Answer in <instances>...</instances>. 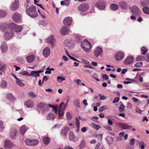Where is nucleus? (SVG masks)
<instances>
[{
  "label": "nucleus",
  "instance_id": "f257e3e1",
  "mask_svg": "<svg viewBox=\"0 0 149 149\" xmlns=\"http://www.w3.org/2000/svg\"><path fill=\"white\" fill-rule=\"evenodd\" d=\"M27 14L32 17H35L38 16V14L36 12V9L33 6H30L26 10Z\"/></svg>",
  "mask_w": 149,
  "mask_h": 149
},
{
  "label": "nucleus",
  "instance_id": "f03ea898",
  "mask_svg": "<svg viewBox=\"0 0 149 149\" xmlns=\"http://www.w3.org/2000/svg\"><path fill=\"white\" fill-rule=\"evenodd\" d=\"M82 48L84 51L87 52L91 50L92 45L90 42L87 40H85L81 43Z\"/></svg>",
  "mask_w": 149,
  "mask_h": 149
},
{
  "label": "nucleus",
  "instance_id": "7ed1b4c3",
  "mask_svg": "<svg viewBox=\"0 0 149 149\" xmlns=\"http://www.w3.org/2000/svg\"><path fill=\"white\" fill-rule=\"evenodd\" d=\"M52 107V105L51 104H47L42 102L40 103L38 105V107L43 112L48 111L49 108H51Z\"/></svg>",
  "mask_w": 149,
  "mask_h": 149
},
{
  "label": "nucleus",
  "instance_id": "20e7f679",
  "mask_svg": "<svg viewBox=\"0 0 149 149\" xmlns=\"http://www.w3.org/2000/svg\"><path fill=\"white\" fill-rule=\"evenodd\" d=\"M15 145L13 142L9 140H6L4 143V146L6 149H13Z\"/></svg>",
  "mask_w": 149,
  "mask_h": 149
},
{
  "label": "nucleus",
  "instance_id": "39448f33",
  "mask_svg": "<svg viewBox=\"0 0 149 149\" xmlns=\"http://www.w3.org/2000/svg\"><path fill=\"white\" fill-rule=\"evenodd\" d=\"M9 27L14 29L15 31L18 33L21 31L22 29V26L21 25H16L14 23H11L9 24Z\"/></svg>",
  "mask_w": 149,
  "mask_h": 149
},
{
  "label": "nucleus",
  "instance_id": "423d86ee",
  "mask_svg": "<svg viewBox=\"0 0 149 149\" xmlns=\"http://www.w3.org/2000/svg\"><path fill=\"white\" fill-rule=\"evenodd\" d=\"M19 6V0H15L10 5V9L12 11H15L17 10Z\"/></svg>",
  "mask_w": 149,
  "mask_h": 149
},
{
  "label": "nucleus",
  "instance_id": "0eeeda50",
  "mask_svg": "<svg viewBox=\"0 0 149 149\" xmlns=\"http://www.w3.org/2000/svg\"><path fill=\"white\" fill-rule=\"evenodd\" d=\"M14 34L13 31L9 30L7 31L3 35V38L6 40L11 39L13 37Z\"/></svg>",
  "mask_w": 149,
  "mask_h": 149
},
{
  "label": "nucleus",
  "instance_id": "6e6552de",
  "mask_svg": "<svg viewBox=\"0 0 149 149\" xmlns=\"http://www.w3.org/2000/svg\"><path fill=\"white\" fill-rule=\"evenodd\" d=\"M131 12L133 15H135L137 16H140L141 12L140 9L136 6H133L131 8Z\"/></svg>",
  "mask_w": 149,
  "mask_h": 149
},
{
  "label": "nucleus",
  "instance_id": "1a4fd4ad",
  "mask_svg": "<svg viewBox=\"0 0 149 149\" xmlns=\"http://www.w3.org/2000/svg\"><path fill=\"white\" fill-rule=\"evenodd\" d=\"M106 3V2L104 1H100L96 3L95 6L100 10H103L105 7Z\"/></svg>",
  "mask_w": 149,
  "mask_h": 149
},
{
  "label": "nucleus",
  "instance_id": "9d476101",
  "mask_svg": "<svg viewBox=\"0 0 149 149\" xmlns=\"http://www.w3.org/2000/svg\"><path fill=\"white\" fill-rule=\"evenodd\" d=\"M21 15L20 13L15 12L13 14L12 16V19L14 22L18 23L21 20Z\"/></svg>",
  "mask_w": 149,
  "mask_h": 149
},
{
  "label": "nucleus",
  "instance_id": "9b49d317",
  "mask_svg": "<svg viewBox=\"0 0 149 149\" xmlns=\"http://www.w3.org/2000/svg\"><path fill=\"white\" fill-rule=\"evenodd\" d=\"M17 131L15 128L12 129L9 134V137L12 140L16 139L17 138Z\"/></svg>",
  "mask_w": 149,
  "mask_h": 149
},
{
  "label": "nucleus",
  "instance_id": "f8f14e48",
  "mask_svg": "<svg viewBox=\"0 0 149 149\" xmlns=\"http://www.w3.org/2000/svg\"><path fill=\"white\" fill-rule=\"evenodd\" d=\"M89 8V6L88 4L83 3L81 5L78 7L77 9L78 10L83 12L87 10Z\"/></svg>",
  "mask_w": 149,
  "mask_h": 149
},
{
  "label": "nucleus",
  "instance_id": "ddd939ff",
  "mask_svg": "<svg viewBox=\"0 0 149 149\" xmlns=\"http://www.w3.org/2000/svg\"><path fill=\"white\" fill-rule=\"evenodd\" d=\"M72 21V19L71 17H68L65 18L63 20L64 24L68 27H70Z\"/></svg>",
  "mask_w": 149,
  "mask_h": 149
},
{
  "label": "nucleus",
  "instance_id": "4468645a",
  "mask_svg": "<svg viewBox=\"0 0 149 149\" xmlns=\"http://www.w3.org/2000/svg\"><path fill=\"white\" fill-rule=\"evenodd\" d=\"M46 41L49 44L53 46L55 43L54 36L53 35L50 36L47 39Z\"/></svg>",
  "mask_w": 149,
  "mask_h": 149
},
{
  "label": "nucleus",
  "instance_id": "2eb2a0df",
  "mask_svg": "<svg viewBox=\"0 0 149 149\" xmlns=\"http://www.w3.org/2000/svg\"><path fill=\"white\" fill-rule=\"evenodd\" d=\"M61 34L63 35H65L68 34L70 32L69 29L67 27L62 26L60 29Z\"/></svg>",
  "mask_w": 149,
  "mask_h": 149
},
{
  "label": "nucleus",
  "instance_id": "dca6fc26",
  "mask_svg": "<svg viewBox=\"0 0 149 149\" xmlns=\"http://www.w3.org/2000/svg\"><path fill=\"white\" fill-rule=\"evenodd\" d=\"M8 49V47L7 43L5 42H2L1 45V51L3 53L6 52L7 51Z\"/></svg>",
  "mask_w": 149,
  "mask_h": 149
},
{
  "label": "nucleus",
  "instance_id": "f3484780",
  "mask_svg": "<svg viewBox=\"0 0 149 149\" xmlns=\"http://www.w3.org/2000/svg\"><path fill=\"white\" fill-rule=\"evenodd\" d=\"M74 41L72 40L69 41L66 40L64 41V44L66 46H67L69 48H72L74 46Z\"/></svg>",
  "mask_w": 149,
  "mask_h": 149
},
{
  "label": "nucleus",
  "instance_id": "a211bd4d",
  "mask_svg": "<svg viewBox=\"0 0 149 149\" xmlns=\"http://www.w3.org/2000/svg\"><path fill=\"white\" fill-rule=\"evenodd\" d=\"M43 71V70H39L38 71H31L30 73L29 74V76H32L33 77H37L40 76L39 73Z\"/></svg>",
  "mask_w": 149,
  "mask_h": 149
},
{
  "label": "nucleus",
  "instance_id": "6ab92c4d",
  "mask_svg": "<svg viewBox=\"0 0 149 149\" xmlns=\"http://www.w3.org/2000/svg\"><path fill=\"white\" fill-rule=\"evenodd\" d=\"M50 50L49 47H45L43 50V55L45 57H47L50 54Z\"/></svg>",
  "mask_w": 149,
  "mask_h": 149
},
{
  "label": "nucleus",
  "instance_id": "aec40b11",
  "mask_svg": "<svg viewBox=\"0 0 149 149\" xmlns=\"http://www.w3.org/2000/svg\"><path fill=\"white\" fill-rule=\"evenodd\" d=\"M124 54L122 52H118L115 55L116 59L118 61L121 60L124 57Z\"/></svg>",
  "mask_w": 149,
  "mask_h": 149
},
{
  "label": "nucleus",
  "instance_id": "412c9836",
  "mask_svg": "<svg viewBox=\"0 0 149 149\" xmlns=\"http://www.w3.org/2000/svg\"><path fill=\"white\" fill-rule=\"evenodd\" d=\"M25 105L27 108H33L34 106L33 102L31 100H28L25 102Z\"/></svg>",
  "mask_w": 149,
  "mask_h": 149
},
{
  "label": "nucleus",
  "instance_id": "4be33fe9",
  "mask_svg": "<svg viewBox=\"0 0 149 149\" xmlns=\"http://www.w3.org/2000/svg\"><path fill=\"white\" fill-rule=\"evenodd\" d=\"M102 51L101 48L98 47L94 51V55L96 57H97L102 53Z\"/></svg>",
  "mask_w": 149,
  "mask_h": 149
},
{
  "label": "nucleus",
  "instance_id": "5701e85b",
  "mask_svg": "<svg viewBox=\"0 0 149 149\" xmlns=\"http://www.w3.org/2000/svg\"><path fill=\"white\" fill-rule=\"evenodd\" d=\"M119 5L120 7L124 9L127 10L128 8L127 3L124 1L120 2L119 3Z\"/></svg>",
  "mask_w": 149,
  "mask_h": 149
},
{
  "label": "nucleus",
  "instance_id": "b1692460",
  "mask_svg": "<svg viewBox=\"0 0 149 149\" xmlns=\"http://www.w3.org/2000/svg\"><path fill=\"white\" fill-rule=\"evenodd\" d=\"M28 129L27 127L25 125H23L20 129V133L21 135H23L26 131Z\"/></svg>",
  "mask_w": 149,
  "mask_h": 149
},
{
  "label": "nucleus",
  "instance_id": "393cba45",
  "mask_svg": "<svg viewBox=\"0 0 149 149\" xmlns=\"http://www.w3.org/2000/svg\"><path fill=\"white\" fill-rule=\"evenodd\" d=\"M134 60V58L132 56L128 57L124 61V63L126 64H130Z\"/></svg>",
  "mask_w": 149,
  "mask_h": 149
},
{
  "label": "nucleus",
  "instance_id": "a878e982",
  "mask_svg": "<svg viewBox=\"0 0 149 149\" xmlns=\"http://www.w3.org/2000/svg\"><path fill=\"white\" fill-rule=\"evenodd\" d=\"M9 26L6 24L2 23L1 24L0 26V29L2 32H4L6 30Z\"/></svg>",
  "mask_w": 149,
  "mask_h": 149
},
{
  "label": "nucleus",
  "instance_id": "bb28decb",
  "mask_svg": "<svg viewBox=\"0 0 149 149\" xmlns=\"http://www.w3.org/2000/svg\"><path fill=\"white\" fill-rule=\"evenodd\" d=\"M27 61L29 63L33 62L35 58L34 55H32L28 56L26 57Z\"/></svg>",
  "mask_w": 149,
  "mask_h": 149
},
{
  "label": "nucleus",
  "instance_id": "cd10ccee",
  "mask_svg": "<svg viewBox=\"0 0 149 149\" xmlns=\"http://www.w3.org/2000/svg\"><path fill=\"white\" fill-rule=\"evenodd\" d=\"M120 125L121 127L124 130L130 129L132 127L131 126L129 125L127 123H120Z\"/></svg>",
  "mask_w": 149,
  "mask_h": 149
},
{
  "label": "nucleus",
  "instance_id": "c85d7f7f",
  "mask_svg": "<svg viewBox=\"0 0 149 149\" xmlns=\"http://www.w3.org/2000/svg\"><path fill=\"white\" fill-rule=\"evenodd\" d=\"M55 117V116L54 114L52 113H49L46 117L47 119L48 120H53Z\"/></svg>",
  "mask_w": 149,
  "mask_h": 149
},
{
  "label": "nucleus",
  "instance_id": "c756f323",
  "mask_svg": "<svg viewBox=\"0 0 149 149\" xmlns=\"http://www.w3.org/2000/svg\"><path fill=\"white\" fill-rule=\"evenodd\" d=\"M106 139L109 145L112 144L113 142V138L112 137L108 136Z\"/></svg>",
  "mask_w": 149,
  "mask_h": 149
},
{
  "label": "nucleus",
  "instance_id": "7c9ffc66",
  "mask_svg": "<svg viewBox=\"0 0 149 149\" xmlns=\"http://www.w3.org/2000/svg\"><path fill=\"white\" fill-rule=\"evenodd\" d=\"M110 8L111 10L115 11L118 9V6L116 4L112 3L110 6Z\"/></svg>",
  "mask_w": 149,
  "mask_h": 149
},
{
  "label": "nucleus",
  "instance_id": "2f4dec72",
  "mask_svg": "<svg viewBox=\"0 0 149 149\" xmlns=\"http://www.w3.org/2000/svg\"><path fill=\"white\" fill-rule=\"evenodd\" d=\"M76 125L77 127V132L79 131V129L80 126V122L79 120L77 117H76Z\"/></svg>",
  "mask_w": 149,
  "mask_h": 149
},
{
  "label": "nucleus",
  "instance_id": "473e14b6",
  "mask_svg": "<svg viewBox=\"0 0 149 149\" xmlns=\"http://www.w3.org/2000/svg\"><path fill=\"white\" fill-rule=\"evenodd\" d=\"M69 130V128L67 127H65L61 131V135L63 136H65Z\"/></svg>",
  "mask_w": 149,
  "mask_h": 149
},
{
  "label": "nucleus",
  "instance_id": "72a5a7b5",
  "mask_svg": "<svg viewBox=\"0 0 149 149\" xmlns=\"http://www.w3.org/2000/svg\"><path fill=\"white\" fill-rule=\"evenodd\" d=\"M7 85V83L6 81L3 80L2 81L0 84V87L2 88H6Z\"/></svg>",
  "mask_w": 149,
  "mask_h": 149
},
{
  "label": "nucleus",
  "instance_id": "f704fd0d",
  "mask_svg": "<svg viewBox=\"0 0 149 149\" xmlns=\"http://www.w3.org/2000/svg\"><path fill=\"white\" fill-rule=\"evenodd\" d=\"M86 145V141L83 139L81 141V143L79 145V147L80 149H82L84 148Z\"/></svg>",
  "mask_w": 149,
  "mask_h": 149
},
{
  "label": "nucleus",
  "instance_id": "c9c22d12",
  "mask_svg": "<svg viewBox=\"0 0 149 149\" xmlns=\"http://www.w3.org/2000/svg\"><path fill=\"white\" fill-rule=\"evenodd\" d=\"M43 141L44 144L47 145L50 142V139L48 137H45L43 138Z\"/></svg>",
  "mask_w": 149,
  "mask_h": 149
},
{
  "label": "nucleus",
  "instance_id": "e433bc0d",
  "mask_svg": "<svg viewBox=\"0 0 149 149\" xmlns=\"http://www.w3.org/2000/svg\"><path fill=\"white\" fill-rule=\"evenodd\" d=\"M65 104L64 102H62L60 105L58 109L64 111L65 109Z\"/></svg>",
  "mask_w": 149,
  "mask_h": 149
},
{
  "label": "nucleus",
  "instance_id": "4c0bfd02",
  "mask_svg": "<svg viewBox=\"0 0 149 149\" xmlns=\"http://www.w3.org/2000/svg\"><path fill=\"white\" fill-rule=\"evenodd\" d=\"M16 83L17 85L19 86H23L25 85V84L22 83L21 81L18 78L16 80Z\"/></svg>",
  "mask_w": 149,
  "mask_h": 149
},
{
  "label": "nucleus",
  "instance_id": "58836bf2",
  "mask_svg": "<svg viewBox=\"0 0 149 149\" xmlns=\"http://www.w3.org/2000/svg\"><path fill=\"white\" fill-rule=\"evenodd\" d=\"M7 98L9 100L12 101H14L15 99V98L13 97L12 94H8L7 96Z\"/></svg>",
  "mask_w": 149,
  "mask_h": 149
},
{
  "label": "nucleus",
  "instance_id": "ea45409f",
  "mask_svg": "<svg viewBox=\"0 0 149 149\" xmlns=\"http://www.w3.org/2000/svg\"><path fill=\"white\" fill-rule=\"evenodd\" d=\"M143 11L145 14H149V8L147 6H144L143 8Z\"/></svg>",
  "mask_w": 149,
  "mask_h": 149
},
{
  "label": "nucleus",
  "instance_id": "a19ab883",
  "mask_svg": "<svg viewBox=\"0 0 149 149\" xmlns=\"http://www.w3.org/2000/svg\"><path fill=\"white\" fill-rule=\"evenodd\" d=\"M6 14L7 13L6 12L0 10V18L4 17L6 16Z\"/></svg>",
  "mask_w": 149,
  "mask_h": 149
},
{
  "label": "nucleus",
  "instance_id": "79ce46f5",
  "mask_svg": "<svg viewBox=\"0 0 149 149\" xmlns=\"http://www.w3.org/2000/svg\"><path fill=\"white\" fill-rule=\"evenodd\" d=\"M74 138V135L72 131L70 132L69 134V139L71 141Z\"/></svg>",
  "mask_w": 149,
  "mask_h": 149
},
{
  "label": "nucleus",
  "instance_id": "37998d69",
  "mask_svg": "<svg viewBox=\"0 0 149 149\" xmlns=\"http://www.w3.org/2000/svg\"><path fill=\"white\" fill-rule=\"evenodd\" d=\"M28 95L30 97L32 98L37 97V95L32 91L29 92L28 93Z\"/></svg>",
  "mask_w": 149,
  "mask_h": 149
},
{
  "label": "nucleus",
  "instance_id": "c03bdc74",
  "mask_svg": "<svg viewBox=\"0 0 149 149\" xmlns=\"http://www.w3.org/2000/svg\"><path fill=\"white\" fill-rule=\"evenodd\" d=\"M25 143L28 146H32V140L27 139L25 140Z\"/></svg>",
  "mask_w": 149,
  "mask_h": 149
},
{
  "label": "nucleus",
  "instance_id": "a18cd8bd",
  "mask_svg": "<svg viewBox=\"0 0 149 149\" xmlns=\"http://www.w3.org/2000/svg\"><path fill=\"white\" fill-rule=\"evenodd\" d=\"M141 51L142 52L141 54L142 55L145 54L148 51V50L145 47H143L141 49Z\"/></svg>",
  "mask_w": 149,
  "mask_h": 149
},
{
  "label": "nucleus",
  "instance_id": "49530a36",
  "mask_svg": "<svg viewBox=\"0 0 149 149\" xmlns=\"http://www.w3.org/2000/svg\"><path fill=\"white\" fill-rule=\"evenodd\" d=\"M73 103L74 105L76 107H80V103L79 102V100L78 99L75 100L73 102Z\"/></svg>",
  "mask_w": 149,
  "mask_h": 149
},
{
  "label": "nucleus",
  "instance_id": "de8ad7c7",
  "mask_svg": "<svg viewBox=\"0 0 149 149\" xmlns=\"http://www.w3.org/2000/svg\"><path fill=\"white\" fill-rule=\"evenodd\" d=\"M95 149H105V148L104 146H100V143H98L97 144Z\"/></svg>",
  "mask_w": 149,
  "mask_h": 149
},
{
  "label": "nucleus",
  "instance_id": "09e8293b",
  "mask_svg": "<svg viewBox=\"0 0 149 149\" xmlns=\"http://www.w3.org/2000/svg\"><path fill=\"white\" fill-rule=\"evenodd\" d=\"M39 143V141L37 140H32V146H35Z\"/></svg>",
  "mask_w": 149,
  "mask_h": 149
},
{
  "label": "nucleus",
  "instance_id": "8fccbe9b",
  "mask_svg": "<svg viewBox=\"0 0 149 149\" xmlns=\"http://www.w3.org/2000/svg\"><path fill=\"white\" fill-rule=\"evenodd\" d=\"M57 80L59 82H61L62 81L65 80V79L64 78L60 76H58L57 78Z\"/></svg>",
  "mask_w": 149,
  "mask_h": 149
},
{
  "label": "nucleus",
  "instance_id": "3c124183",
  "mask_svg": "<svg viewBox=\"0 0 149 149\" xmlns=\"http://www.w3.org/2000/svg\"><path fill=\"white\" fill-rule=\"evenodd\" d=\"M139 145L141 149H144L145 145L143 142H139Z\"/></svg>",
  "mask_w": 149,
  "mask_h": 149
},
{
  "label": "nucleus",
  "instance_id": "603ef678",
  "mask_svg": "<svg viewBox=\"0 0 149 149\" xmlns=\"http://www.w3.org/2000/svg\"><path fill=\"white\" fill-rule=\"evenodd\" d=\"M104 128L108 131H111L112 130V127L109 125H106L104 126Z\"/></svg>",
  "mask_w": 149,
  "mask_h": 149
},
{
  "label": "nucleus",
  "instance_id": "864d4df0",
  "mask_svg": "<svg viewBox=\"0 0 149 149\" xmlns=\"http://www.w3.org/2000/svg\"><path fill=\"white\" fill-rule=\"evenodd\" d=\"M143 65V63L142 62H138L134 65L135 67H139L142 66Z\"/></svg>",
  "mask_w": 149,
  "mask_h": 149
},
{
  "label": "nucleus",
  "instance_id": "5fc2aeb1",
  "mask_svg": "<svg viewBox=\"0 0 149 149\" xmlns=\"http://www.w3.org/2000/svg\"><path fill=\"white\" fill-rule=\"evenodd\" d=\"M141 4L142 6H148V2L146 1H143L141 2Z\"/></svg>",
  "mask_w": 149,
  "mask_h": 149
},
{
  "label": "nucleus",
  "instance_id": "6e6d98bb",
  "mask_svg": "<svg viewBox=\"0 0 149 149\" xmlns=\"http://www.w3.org/2000/svg\"><path fill=\"white\" fill-rule=\"evenodd\" d=\"M64 6H68L70 4V0H64Z\"/></svg>",
  "mask_w": 149,
  "mask_h": 149
},
{
  "label": "nucleus",
  "instance_id": "4d7b16f0",
  "mask_svg": "<svg viewBox=\"0 0 149 149\" xmlns=\"http://www.w3.org/2000/svg\"><path fill=\"white\" fill-rule=\"evenodd\" d=\"M65 52H66V54L71 59H72V60H74V61H78L76 58H74L72 56H70V55L68 53V52L66 50H65Z\"/></svg>",
  "mask_w": 149,
  "mask_h": 149
},
{
  "label": "nucleus",
  "instance_id": "13d9d810",
  "mask_svg": "<svg viewBox=\"0 0 149 149\" xmlns=\"http://www.w3.org/2000/svg\"><path fill=\"white\" fill-rule=\"evenodd\" d=\"M19 74L23 75H27L29 76V73L26 71H24L19 72Z\"/></svg>",
  "mask_w": 149,
  "mask_h": 149
},
{
  "label": "nucleus",
  "instance_id": "bf43d9fd",
  "mask_svg": "<svg viewBox=\"0 0 149 149\" xmlns=\"http://www.w3.org/2000/svg\"><path fill=\"white\" fill-rule=\"evenodd\" d=\"M64 111L58 109V114L60 116H62L63 115Z\"/></svg>",
  "mask_w": 149,
  "mask_h": 149
},
{
  "label": "nucleus",
  "instance_id": "052dcab7",
  "mask_svg": "<svg viewBox=\"0 0 149 149\" xmlns=\"http://www.w3.org/2000/svg\"><path fill=\"white\" fill-rule=\"evenodd\" d=\"M52 106L51 108H52L53 110L54 111V113H56L57 112L58 107H55L52 105Z\"/></svg>",
  "mask_w": 149,
  "mask_h": 149
},
{
  "label": "nucleus",
  "instance_id": "680f3d73",
  "mask_svg": "<svg viewBox=\"0 0 149 149\" xmlns=\"http://www.w3.org/2000/svg\"><path fill=\"white\" fill-rule=\"evenodd\" d=\"M125 106L123 104H122L120 105L119 107V110L120 112H122L123 111L124 109Z\"/></svg>",
  "mask_w": 149,
  "mask_h": 149
},
{
  "label": "nucleus",
  "instance_id": "e2e57ef3",
  "mask_svg": "<svg viewBox=\"0 0 149 149\" xmlns=\"http://www.w3.org/2000/svg\"><path fill=\"white\" fill-rule=\"evenodd\" d=\"M135 111L136 112L140 114H141L142 112V111L139 109L137 107H136Z\"/></svg>",
  "mask_w": 149,
  "mask_h": 149
},
{
  "label": "nucleus",
  "instance_id": "0e129e2a",
  "mask_svg": "<svg viewBox=\"0 0 149 149\" xmlns=\"http://www.w3.org/2000/svg\"><path fill=\"white\" fill-rule=\"evenodd\" d=\"M99 96L101 100H104L106 99V97L102 94H99Z\"/></svg>",
  "mask_w": 149,
  "mask_h": 149
},
{
  "label": "nucleus",
  "instance_id": "69168bd1",
  "mask_svg": "<svg viewBox=\"0 0 149 149\" xmlns=\"http://www.w3.org/2000/svg\"><path fill=\"white\" fill-rule=\"evenodd\" d=\"M102 78L103 79L107 80L108 79L109 76L106 74H103L102 76Z\"/></svg>",
  "mask_w": 149,
  "mask_h": 149
},
{
  "label": "nucleus",
  "instance_id": "338daca9",
  "mask_svg": "<svg viewBox=\"0 0 149 149\" xmlns=\"http://www.w3.org/2000/svg\"><path fill=\"white\" fill-rule=\"evenodd\" d=\"M93 77L97 81H100V80L99 79L97 78V76L96 74H94L93 75Z\"/></svg>",
  "mask_w": 149,
  "mask_h": 149
},
{
  "label": "nucleus",
  "instance_id": "774afa93",
  "mask_svg": "<svg viewBox=\"0 0 149 149\" xmlns=\"http://www.w3.org/2000/svg\"><path fill=\"white\" fill-rule=\"evenodd\" d=\"M145 59L146 61L149 62V53L147 54L145 58Z\"/></svg>",
  "mask_w": 149,
  "mask_h": 149
}]
</instances>
